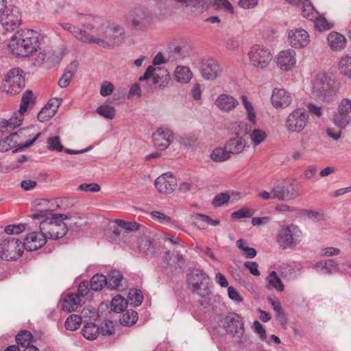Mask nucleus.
Wrapping results in <instances>:
<instances>
[{"label": "nucleus", "mask_w": 351, "mask_h": 351, "mask_svg": "<svg viewBox=\"0 0 351 351\" xmlns=\"http://www.w3.org/2000/svg\"><path fill=\"white\" fill-rule=\"evenodd\" d=\"M33 219H39V229L50 239L57 240L66 235L69 230L64 221L68 218L65 214H53L49 210H39L32 215Z\"/></svg>", "instance_id": "obj_1"}, {"label": "nucleus", "mask_w": 351, "mask_h": 351, "mask_svg": "<svg viewBox=\"0 0 351 351\" xmlns=\"http://www.w3.org/2000/svg\"><path fill=\"white\" fill-rule=\"evenodd\" d=\"M9 46L13 54L29 56L39 48L37 33L31 29L20 30L12 37Z\"/></svg>", "instance_id": "obj_2"}, {"label": "nucleus", "mask_w": 351, "mask_h": 351, "mask_svg": "<svg viewBox=\"0 0 351 351\" xmlns=\"http://www.w3.org/2000/svg\"><path fill=\"white\" fill-rule=\"evenodd\" d=\"M339 86L330 74L319 73L313 82L312 94L324 102L333 101L338 93Z\"/></svg>", "instance_id": "obj_3"}, {"label": "nucleus", "mask_w": 351, "mask_h": 351, "mask_svg": "<svg viewBox=\"0 0 351 351\" xmlns=\"http://www.w3.org/2000/svg\"><path fill=\"white\" fill-rule=\"evenodd\" d=\"M271 194L274 198L280 201L292 200L300 195L301 185L295 180H278L274 183Z\"/></svg>", "instance_id": "obj_4"}, {"label": "nucleus", "mask_w": 351, "mask_h": 351, "mask_svg": "<svg viewBox=\"0 0 351 351\" xmlns=\"http://www.w3.org/2000/svg\"><path fill=\"white\" fill-rule=\"evenodd\" d=\"M125 19L134 29L145 30L152 23L153 14L147 8L138 6L129 10Z\"/></svg>", "instance_id": "obj_5"}, {"label": "nucleus", "mask_w": 351, "mask_h": 351, "mask_svg": "<svg viewBox=\"0 0 351 351\" xmlns=\"http://www.w3.org/2000/svg\"><path fill=\"white\" fill-rule=\"evenodd\" d=\"M302 237L300 229L294 225L281 228L278 232L276 241L278 245L284 250L293 248L298 245Z\"/></svg>", "instance_id": "obj_6"}, {"label": "nucleus", "mask_w": 351, "mask_h": 351, "mask_svg": "<svg viewBox=\"0 0 351 351\" xmlns=\"http://www.w3.org/2000/svg\"><path fill=\"white\" fill-rule=\"evenodd\" d=\"M106 38H95L91 36L90 43H94L104 48H112L119 44L124 35V29L114 23H110L106 31Z\"/></svg>", "instance_id": "obj_7"}, {"label": "nucleus", "mask_w": 351, "mask_h": 351, "mask_svg": "<svg viewBox=\"0 0 351 351\" xmlns=\"http://www.w3.org/2000/svg\"><path fill=\"white\" fill-rule=\"evenodd\" d=\"M23 71L20 68L10 69L2 82L3 90L11 95L18 94L25 87Z\"/></svg>", "instance_id": "obj_8"}, {"label": "nucleus", "mask_w": 351, "mask_h": 351, "mask_svg": "<svg viewBox=\"0 0 351 351\" xmlns=\"http://www.w3.org/2000/svg\"><path fill=\"white\" fill-rule=\"evenodd\" d=\"M22 242L15 237L4 239L0 244V258L10 261L19 258L23 254Z\"/></svg>", "instance_id": "obj_9"}, {"label": "nucleus", "mask_w": 351, "mask_h": 351, "mask_svg": "<svg viewBox=\"0 0 351 351\" xmlns=\"http://www.w3.org/2000/svg\"><path fill=\"white\" fill-rule=\"evenodd\" d=\"M248 56L252 65L261 69L266 67L272 58L270 51L261 45L252 46Z\"/></svg>", "instance_id": "obj_10"}, {"label": "nucleus", "mask_w": 351, "mask_h": 351, "mask_svg": "<svg viewBox=\"0 0 351 351\" xmlns=\"http://www.w3.org/2000/svg\"><path fill=\"white\" fill-rule=\"evenodd\" d=\"M221 326L227 334L241 337L244 332V324L241 317L236 313L230 312L221 320Z\"/></svg>", "instance_id": "obj_11"}, {"label": "nucleus", "mask_w": 351, "mask_h": 351, "mask_svg": "<svg viewBox=\"0 0 351 351\" xmlns=\"http://www.w3.org/2000/svg\"><path fill=\"white\" fill-rule=\"evenodd\" d=\"M29 129H20L16 132L11 133L8 136L10 141L13 144L14 147H16L13 150V153L21 152L26 148L31 147L34 142L41 136V133H37L32 139L27 141L25 143L21 141L22 139H25L27 136H30Z\"/></svg>", "instance_id": "obj_12"}, {"label": "nucleus", "mask_w": 351, "mask_h": 351, "mask_svg": "<svg viewBox=\"0 0 351 351\" xmlns=\"http://www.w3.org/2000/svg\"><path fill=\"white\" fill-rule=\"evenodd\" d=\"M199 70L202 77L206 80L213 81L221 75V68L213 58H204L199 62Z\"/></svg>", "instance_id": "obj_13"}, {"label": "nucleus", "mask_w": 351, "mask_h": 351, "mask_svg": "<svg viewBox=\"0 0 351 351\" xmlns=\"http://www.w3.org/2000/svg\"><path fill=\"white\" fill-rule=\"evenodd\" d=\"M308 119V112L304 109H296L288 116L286 127L291 132H300L306 127Z\"/></svg>", "instance_id": "obj_14"}, {"label": "nucleus", "mask_w": 351, "mask_h": 351, "mask_svg": "<svg viewBox=\"0 0 351 351\" xmlns=\"http://www.w3.org/2000/svg\"><path fill=\"white\" fill-rule=\"evenodd\" d=\"M208 279L207 275L200 269L192 271L189 281L192 284V291L204 298L209 295V289L204 285V282Z\"/></svg>", "instance_id": "obj_15"}, {"label": "nucleus", "mask_w": 351, "mask_h": 351, "mask_svg": "<svg viewBox=\"0 0 351 351\" xmlns=\"http://www.w3.org/2000/svg\"><path fill=\"white\" fill-rule=\"evenodd\" d=\"M47 239L43 231L32 232L24 239L21 246L23 250L25 249L29 252L36 251L45 245Z\"/></svg>", "instance_id": "obj_16"}, {"label": "nucleus", "mask_w": 351, "mask_h": 351, "mask_svg": "<svg viewBox=\"0 0 351 351\" xmlns=\"http://www.w3.org/2000/svg\"><path fill=\"white\" fill-rule=\"evenodd\" d=\"M288 42L291 47L295 49H301L308 45L310 36L305 29L295 28L289 32Z\"/></svg>", "instance_id": "obj_17"}, {"label": "nucleus", "mask_w": 351, "mask_h": 351, "mask_svg": "<svg viewBox=\"0 0 351 351\" xmlns=\"http://www.w3.org/2000/svg\"><path fill=\"white\" fill-rule=\"evenodd\" d=\"M155 187L160 193L169 194L174 191L177 186L176 178L169 172L160 176L154 182Z\"/></svg>", "instance_id": "obj_18"}, {"label": "nucleus", "mask_w": 351, "mask_h": 351, "mask_svg": "<svg viewBox=\"0 0 351 351\" xmlns=\"http://www.w3.org/2000/svg\"><path fill=\"white\" fill-rule=\"evenodd\" d=\"M172 131L167 128H160L152 134L154 145L160 150L166 149L171 143Z\"/></svg>", "instance_id": "obj_19"}, {"label": "nucleus", "mask_w": 351, "mask_h": 351, "mask_svg": "<svg viewBox=\"0 0 351 351\" xmlns=\"http://www.w3.org/2000/svg\"><path fill=\"white\" fill-rule=\"evenodd\" d=\"M21 21V16L17 9H12L10 12L2 14L0 16V23L3 29L7 31H12L17 28Z\"/></svg>", "instance_id": "obj_20"}, {"label": "nucleus", "mask_w": 351, "mask_h": 351, "mask_svg": "<svg viewBox=\"0 0 351 351\" xmlns=\"http://www.w3.org/2000/svg\"><path fill=\"white\" fill-rule=\"evenodd\" d=\"M295 51L293 49L282 51L277 56V64L282 71H288L295 66Z\"/></svg>", "instance_id": "obj_21"}, {"label": "nucleus", "mask_w": 351, "mask_h": 351, "mask_svg": "<svg viewBox=\"0 0 351 351\" xmlns=\"http://www.w3.org/2000/svg\"><path fill=\"white\" fill-rule=\"evenodd\" d=\"M271 101L275 108H284L291 104L292 97L285 89L276 88L273 90Z\"/></svg>", "instance_id": "obj_22"}, {"label": "nucleus", "mask_w": 351, "mask_h": 351, "mask_svg": "<svg viewBox=\"0 0 351 351\" xmlns=\"http://www.w3.org/2000/svg\"><path fill=\"white\" fill-rule=\"evenodd\" d=\"M215 104L221 111L230 112L238 106L239 102L232 95L223 93L217 97Z\"/></svg>", "instance_id": "obj_23"}, {"label": "nucleus", "mask_w": 351, "mask_h": 351, "mask_svg": "<svg viewBox=\"0 0 351 351\" xmlns=\"http://www.w3.org/2000/svg\"><path fill=\"white\" fill-rule=\"evenodd\" d=\"M328 45L332 51H339L346 46L347 40L346 37L337 32H331L328 35Z\"/></svg>", "instance_id": "obj_24"}, {"label": "nucleus", "mask_w": 351, "mask_h": 351, "mask_svg": "<svg viewBox=\"0 0 351 351\" xmlns=\"http://www.w3.org/2000/svg\"><path fill=\"white\" fill-rule=\"evenodd\" d=\"M156 69L154 66H149L146 69L144 75L139 77V81H148L152 79V86H155V88H162L165 86L162 84L164 81L162 82L163 76L161 77L158 74L156 73Z\"/></svg>", "instance_id": "obj_25"}, {"label": "nucleus", "mask_w": 351, "mask_h": 351, "mask_svg": "<svg viewBox=\"0 0 351 351\" xmlns=\"http://www.w3.org/2000/svg\"><path fill=\"white\" fill-rule=\"evenodd\" d=\"M58 25L64 30L72 34L77 40L84 43H90V40H91V35L86 31L80 29L68 23H60Z\"/></svg>", "instance_id": "obj_26"}, {"label": "nucleus", "mask_w": 351, "mask_h": 351, "mask_svg": "<svg viewBox=\"0 0 351 351\" xmlns=\"http://www.w3.org/2000/svg\"><path fill=\"white\" fill-rule=\"evenodd\" d=\"M224 145L228 152L232 156V155L239 154L243 151L245 141L241 137H236L226 141Z\"/></svg>", "instance_id": "obj_27"}, {"label": "nucleus", "mask_w": 351, "mask_h": 351, "mask_svg": "<svg viewBox=\"0 0 351 351\" xmlns=\"http://www.w3.org/2000/svg\"><path fill=\"white\" fill-rule=\"evenodd\" d=\"M107 287L110 289L120 290L122 287V281L124 280L121 273L117 270L111 271L106 276Z\"/></svg>", "instance_id": "obj_28"}, {"label": "nucleus", "mask_w": 351, "mask_h": 351, "mask_svg": "<svg viewBox=\"0 0 351 351\" xmlns=\"http://www.w3.org/2000/svg\"><path fill=\"white\" fill-rule=\"evenodd\" d=\"M66 220L69 221V229L75 232H80L86 225L85 216L78 213L68 215Z\"/></svg>", "instance_id": "obj_29"}, {"label": "nucleus", "mask_w": 351, "mask_h": 351, "mask_svg": "<svg viewBox=\"0 0 351 351\" xmlns=\"http://www.w3.org/2000/svg\"><path fill=\"white\" fill-rule=\"evenodd\" d=\"M189 8L193 13H202L205 9L206 0H174Z\"/></svg>", "instance_id": "obj_30"}, {"label": "nucleus", "mask_w": 351, "mask_h": 351, "mask_svg": "<svg viewBox=\"0 0 351 351\" xmlns=\"http://www.w3.org/2000/svg\"><path fill=\"white\" fill-rule=\"evenodd\" d=\"M23 120V117H22L20 113L14 112L9 120L2 119L0 121V132H4L8 128L14 129L19 126L22 123Z\"/></svg>", "instance_id": "obj_31"}, {"label": "nucleus", "mask_w": 351, "mask_h": 351, "mask_svg": "<svg viewBox=\"0 0 351 351\" xmlns=\"http://www.w3.org/2000/svg\"><path fill=\"white\" fill-rule=\"evenodd\" d=\"M80 302L79 295L74 293H69L64 298L63 309L68 312L73 311L78 307Z\"/></svg>", "instance_id": "obj_32"}, {"label": "nucleus", "mask_w": 351, "mask_h": 351, "mask_svg": "<svg viewBox=\"0 0 351 351\" xmlns=\"http://www.w3.org/2000/svg\"><path fill=\"white\" fill-rule=\"evenodd\" d=\"M77 66V62L75 61L71 62V64L68 66L67 70L64 72L58 82V85L61 88H66L69 85Z\"/></svg>", "instance_id": "obj_33"}, {"label": "nucleus", "mask_w": 351, "mask_h": 351, "mask_svg": "<svg viewBox=\"0 0 351 351\" xmlns=\"http://www.w3.org/2000/svg\"><path fill=\"white\" fill-rule=\"evenodd\" d=\"M192 72L187 66H178L176 69L174 77L176 81L181 83H187L192 78Z\"/></svg>", "instance_id": "obj_34"}, {"label": "nucleus", "mask_w": 351, "mask_h": 351, "mask_svg": "<svg viewBox=\"0 0 351 351\" xmlns=\"http://www.w3.org/2000/svg\"><path fill=\"white\" fill-rule=\"evenodd\" d=\"M138 320V313L132 310H127L120 316V324L125 326L134 325Z\"/></svg>", "instance_id": "obj_35"}, {"label": "nucleus", "mask_w": 351, "mask_h": 351, "mask_svg": "<svg viewBox=\"0 0 351 351\" xmlns=\"http://www.w3.org/2000/svg\"><path fill=\"white\" fill-rule=\"evenodd\" d=\"M302 14L304 18L312 21L317 18L319 13L310 0H304L302 5Z\"/></svg>", "instance_id": "obj_36"}, {"label": "nucleus", "mask_w": 351, "mask_h": 351, "mask_svg": "<svg viewBox=\"0 0 351 351\" xmlns=\"http://www.w3.org/2000/svg\"><path fill=\"white\" fill-rule=\"evenodd\" d=\"M332 121L339 129L343 130L351 124V116L337 111L333 115Z\"/></svg>", "instance_id": "obj_37"}, {"label": "nucleus", "mask_w": 351, "mask_h": 351, "mask_svg": "<svg viewBox=\"0 0 351 351\" xmlns=\"http://www.w3.org/2000/svg\"><path fill=\"white\" fill-rule=\"evenodd\" d=\"M230 154L228 152L225 145L223 147L215 148L210 154V158L217 162H221L231 158Z\"/></svg>", "instance_id": "obj_38"}, {"label": "nucleus", "mask_w": 351, "mask_h": 351, "mask_svg": "<svg viewBox=\"0 0 351 351\" xmlns=\"http://www.w3.org/2000/svg\"><path fill=\"white\" fill-rule=\"evenodd\" d=\"M266 280L267 281V287L268 289L274 288L279 291L284 290V285L275 271H271L267 277Z\"/></svg>", "instance_id": "obj_39"}, {"label": "nucleus", "mask_w": 351, "mask_h": 351, "mask_svg": "<svg viewBox=\"0 0 351 351\" xmlns=\"http://www.w3.org/2000/svg\"><path fill=\"white\" fill-rule=\"evenodd\" d=\"M100 332V329L97 325L94 323L86 324L83 328V335L88 340L95 339Z\"/></svg>", "instance_id": "obj_40"}, {"label": "nucleus", "mask_w": 351, "mask_h": 351, "mask_svg": "<svg viewBox=\"0 0 351 351\" xmlns=\"http://www.w3.org/2000/svg\"><path fill=\"white\" fill-rule=\"evenodd\" d=\"M106 280V276L97 274L91 278L89 282L90 287L93 291H100L104 286L107 287Z\"/></svg>", "instance_id": "obj_41"}, {"label": "nucleus", "mask_w": 351, "mask_h": 351, "mask_svg": "<svg viewBox=\"0 0 351 351\" xmlns=\"http://www.w3.org/2000/svg\"><path fill=\"white\" fill-rule=\"evenodd\" d=\"M143 300V295L142 291L138 289H131L128 293V302L134 307L138 306Z\"/></svg>", "instance_id": "obj_42"}, {"label": "nucleus", "mask_w": 351, "mask_h": 351, "mask_svg": "<svg viewBox=\"0 0 351 351\" xmlns=\"http://www.w3.org/2000/svg\"><path fill=\"white\" fill-rule=\"evenodd\" d=\"M128 302L123 297L120 295H116L113 298L111 302V310L116 313L123 312L127 307Z\"/></svg>", "instance_id": "obj_43"}, {"label": "nucleus", "mask_w": 351, "mask_h": 351, "mask_svg": "<svg viewBox=\"0 0 351 351\" xmlns=\"http://www.w3.org/2000/svg\"><path fill=\"white\" fill-rule=\"evenodd\" d=\"M32 97V91L29 90H26L22 96L19 109L16 113H20L22 117H23L24 112H26L28 106L34 104Z\"/></svg>", "instance_id": "obj_44"}, {"label": "nucleus", "mask_w": 351, "mask_h": 351, "mask_svg": "<svg viewBox=\"0 0 351 351\" xmlns=\"http://www.w3.org/2000/svg\"><path fill=\"white\" fill-rule=\"evenodd\" d=\"M241 98L242 104L247 112V119L253 125H255L256 123V116L252 103L248 100L245 95H242Z\"/></svg>", "instance_id": "obj_45"}, {"label": "nucleus", "mask_w": 351, "mask_h": 351, "mask_svg": "<svg viewBox=\"0 0 351 351\" xmlns=\"http://www.w3.org/2000/svg\"><path fill=\"white\" fill-rule=\"evenodd\" d=\"M339 67L341 74L351 78V56H342L339 63Z\"/></svg>", "instance_id": "obj_46"}, {"label": "nucleus", "mask_w": 351, "mask_h": 351, "mask_svg": "<svg viewBox=\"0 0 351 351\" xmlns=\"http://www.w3.org/2000/svg\"><path fill=\"white\" fill-rule=\"evenodd\" d=\"M82 317L77 315H71L65 322V328L69 330H75L78 329L82 324Z\"/></svg>", "instance_id": "obj_47"}, {"label": "nucleus", "mask_w": 351, "mask_h": 351, "mask_svg": "<svg viewBox=\"0 0 351 351\" xmlns=\"http://www.w3.org/2000/svg\"><path fill=\"white\" fill-rule=\"evenodd\" d=\"M32 339V335L29 331L22 330L16 336V341L18 345L25 348L30 346Z\"/></svg>", "instance_id": "obj_48"}, {"label": "nucleus", "mask_w": 351, "mask_h": 351, "mask_svg": "<svg viewBox=\"0 0 351 351\" xmlns=\"http://www.w3.org/2000/svg\"><path fill=\"white\" fill-rule=\"evenodd\" d=\"M96 112L99 115L109 119H114L116 114L115 108L110 105L100 106L97 108Z\"/></svg>", "instance_id": "obj_49"}, {"label": "nucleus", "mask_w": 351, "mask_h": 351, "mask_svg": "<svg viewBox=\"0 0 351 351\" xmlns=\"http://www.w3.org/2000/svg\"><path fill=\"white\" fill-rule=\"evenodd\" d=\"M249 137L254 145H258L265 140L267 134L262 130L254 129L249 133Z\"/></svg>", "instance_id": "obj_50"}, {"label": "nucleus", "mask_w": 351, "mask_h": 351, "mask_svg": "<svg viewBox=\"0 0 351 351\" xmlns=\"http://www.w3.org/2000/svg\"><path fill=\"white\" fill-rule=\"evenodd\" d=\"M115 223L127 232L136 231L140 229L141 225L136 221H128L123 219H116Z\"/></svg>", "instance_id": "obj_51"}, {"label": "nucleus", "mask_w": 351, "mask_h": 351, "mask_svg": "<svg viewBox=\"0 0 351 351\" xmlns=\"http://www.w3.org/2000/svg\"><path fill=\"white\" fill-rule=\"evenodd\" d=\"M167 259H168L170 265H174L178 267H181L184 263L183 256L178 252H172L170 254L169 252H168L167 253Z\"/></svg>", "instance_id": "obj_52"}, {"label": "nucleus", "mask_w": 351, "mask_h": 351, "mask_svg": "<svg viewBox=\"0 0 351 351\" xmlns=\"http://www.w3.org/2000/svg\"><path fill=\"white\" fill-rule=\"evenodd\" d=\"M237 246L244 252L245 256L247 258H252L256 255V249L245 246V241L243 239H239L237 241Z\"/></svg>", "instance_id": "obj_53"}, {"label": "nucleus", "mask_w": 351, "mask_h": 351, "mask_svg": "<svg viewBox=\"0 0 351 351\" xmlns=\"http://www.w3.org/2000/svg\"><path fill=\"white\" fill-rule=\"evenodd\" d=\"M314 26L318 31H325L331 29L333 24L327 21L324 17H320L319 15L316 19H314Z\"/></svg>", "instance_id": "obj_54"}, {"label": "nucleus", "mask_w": 351, "mask_h": 351, "mask_svg": "<svg viewBox=\"0 0 351 351\" xmlns=\"http://www.w3.org/2000/svg\"><path fill=\"white\" fill-rule=\"evenodd\" d=\"M47 148L51 151L62 152L64 149L60 137L58 136L51 137L47 141Z\"/></svg>", "instance_id": "obj_55"}, {"label": "nucleus", "mask_w": 351, "mask_h": 351, "mask_svg": "<svg viewBox=\"0 0 351 351\" xmlns=\"http://www.w3.org/2000/svg\"><path fill=\"white\" fill-rule=\"evenodd\" d=\"M254 212L247 207L241 208L240 210L232 213V217L236 219L251 217Z\"/></svg>", "instance_id": "obj_56"}, {"label": "nucleus", "mask_w": 351, "mask_h": 351, "mask_svg": "<svg viewBox=\"0 0 351 351\" xmlns=\"http://www.w3.org/2000/svg\"><path fill=\"white\" fill-rule=\"evenodd\" d=\"M193 217L197 222H205L213 226H217L220 223L219 219H213L210 217L204 214L195 213Z\"/></svg>", "instance_id": "obj_57"}, {"label": "nucleus", "mask_w": 351, "mask_h": 351, "mask_svg": "<svg viewBox=\"0 0 351 351\" xmlns=\"http://www.w3.org/2000/svg\"><path fill=\"white\" fill-rule=\"evenodd\" d=\"M230 196L227 193H219L213 198L212 204L215 207L221 206L228 202Z\"/></svg>", "instance_id": "obj_58"}, {"label": "nucleus", "mask_w": 351, "mask_h": 351, "mask_svg": "<svg viewBox=\"0 0 351 351\" xmlns=\"http://www.w3.org/2000/svg\"><path fill=\"white\" fill-rule=\"evenodd\" d=\"M338 111L350 115L351 113V100L348 98L343 99L339 104Z\"/></svg>", "instance_id": "obj_59"}, {"label": "nucleus", "mask_w": 351, "mask_h": 351, "mask_svg": "<svg viewBox=\"0 0 351 351\" xmlns=\"http://www.w3.org/2000/svg\"><path fill=\"white\" fill-rule=\"evenodd\" d=\"M53 112V111L47 109V108H43L38 114V120L40 122L48 121L55 115Z\"/></svg>", "instance_id": "obj_60"}, {"label": "nucleus", "mask_w": 351, "mask_h": 351, "mask_svg": "<svg viewBox=\"0 0 351 351\" xmlns=\"http://www.w3.org/2000/svg\"><path fill=\"white\" fill-rule=\"evenodd\" d=\"M25 230L24 224L8 225L5 228V232L8 234H18Z\"/></svg>", "instance_id": "obj_61"}, {"label": "nucleus", "mask_w": 351, "mask_h": 351, "mask_svg": "<svg viewBox=\"0 0 351 351\" xmlns=\"http://www.w3.org/2000/svg\"><path fill=\"white\" fill-rule=\"evenodd\" d=\"M100 189V186L96 183H84L78 186V190L86 192H98Z\"/></svg>", "instance_id": "obj_62"}, {"label": "nucleus", "mask_w": 351, "mask_h": 351, "mask_svg": "<svg viewBox=\"0 0 351 351\" xmlns=\"http://www.w3.org/2000/svg\"><path fill=\"white\" fill-rule=\"evenodd\" d=\"M99 329L100 332L103 335H110L114 331L113 322L112 321H106Z\"/></svg>", "instance_id": "obj_63"}, {"label": "nucleus", "mask_w": 351, "mask_h": 351, "mask_svg": "<svg viewBox=\"0 0 351 351\" xmlns=\"http://www.w3.org/2000/svg\"><path fill=\"white\" fill-rule=\"evenodd\" d=\"M322 269L325 274H330L337 270V264L332 259L328 260L326 261Z\"/></svg>", "instance_id": "obj_64"}]
</instances>
